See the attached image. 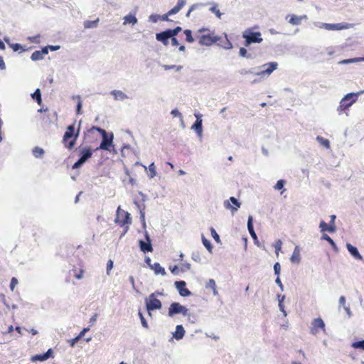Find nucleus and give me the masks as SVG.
Wrapping results in <instances>:
<instances>
[{
  "label": "nucleus",
  "mask_w": 364,
  "mask_h": 364,
  "mask_svg": "<svg viewBox=\"0 0 364 364\" xmlns=\"http://www.w3.org/2000/svg\"><path fill=\"white\" fill-rule=\"evenodd\" d=\"M28 39L29 41V43H33V44H40L41 43V36L37 35L35 36H29L28 37Z\"/></svg>",
  "instance_id": "obj_34"
},
{
  "label": "nucleus",
  "mask_w": 364,
  "mask_h": 364,
  "mask_svg": "<svg viewBox=\"0 0 364 364\" xmlns=\"http://www.w3.org/2000/svg\"><path fill=\"white\" fill-rule=\"evenodd\" d=\"M328 227H329V224L324 223L323 221H321L320 223L319 228L322 232H328Z\"/></svg>",
  "instance_id": "obj_44"
},
{
  "label": "nucleus",
  "mask_w": 364,
  "mask_h": 364,
  "mask_svg": "<svg viewBox=\"0 0 364 364\" xmlns=\"http://www.w3.org/2000/svg\"><path fill=\"white\" fill-rule=\"evenodd\" d=\"M261 33L259 31H253L250 29L243 32L242 37L245 39L246 46L252 43H259L262 41Z\"/></svg>",
  "instance_id": "obj_4"
},
{
  "label": "nucleus",
  "mask_w": 364,
  "mask_h": 364,
  "mask_svg": "<svg viewBox=\"0 0 364 364\" xmlns=\"http://www.w3.org/2000/svg\"><path fill=\"white\" fill-rule=\"evenodd\" d=\"M112 95H114L115 99L124 100L126 98V95L122 91H113Z\"/></svg>",
  "instance_id": "obj_38"
},
{
  "label": "nucleus",
  "mask_w": 364,
  "mask_h": 364,
  "mask_svg": "<svg viewBox=\"0 0 364 364\" xmlns=\"http://www.w3.org/2000/svg\"><path fill=\"white\" fill-rule=\"evenodd\" d=\"M224 205L227 209L231 210L232 214H234L240 207V203L237 200L236 198L230 197L229 200L225 201Z\"/></svg>",
  "instance_id": "obj_13"
},
{
  "label": "nucleus",
  "mask_w": 364,
  "mask_h": 364,
  "mask_svg": "<svg viewBox=\"0 0 364 364\" xmlns=\"http://www.w3.org/2000/svg\"><path fill=\"white\" fill-rule=\"evenodd\" d=\"M238 73L240 75H247L253 74V72L252 71V70H247V69L240 70L238 71Z\"/></svg>",
  "instance_id": "obj_50"
},
{
  "label": "nucleus",
  "mask_w": 364,
  "mask_h": 364,
  "mask_svg": "<svg viewBox=\"0 0 364 364\" xmlns=\"http://www.w3.org/2000/svg\"><path fill=\"white\" fill-rule=\"evenodd\" d=\"M336 231V226L335 223H329V227L328 228V232H335Z\"/></svg>",
  "instance_id": "obj_53"
},
{
  "label": "nucleus",
  "mask_w": 364,
  "mask_h": 364,
  "mask_svg": "<svg viewBox=\"0 0 364 364\" xmlns=\"http://www.w3.org/2000/svg\"><path fill=\"white\" fill-rule=\"evenodd\" d=\"M322 28L328 31H339L343 29H347L350 28V24L346 23H323L320 26Z\"/></svg>",
  "instance_id": "obj_11"
},
{
  "label": "nucleus",
  "mask_w": 364,
  "mask_h": 364,
  "mask_svg": "<svg viewBox=\"0 0 364 364\" xmlns=\"http://www.w3.org/2000/svg\"><path fill=\"white\" fill-rule=\"evenodd\" d=\"M175 287H176L181 296H188L191 294V291L186 288V282H175Z\"/></svg>",
  "instance_id": "obj_14"
},
{
  "label": "nucleus",
  "mask_w": 364,
  "mask_h": 364,
  "mask_svg": "<svg viewBox=\"0 0 364 364\" xmlns=\"http://www.w3.org/2000/svg\"><path fill=\"white\" fill-rule=\"evenodd\" d=\"M80 128L75 130V124L69 125L62 139V143L69 150H71L76 145V141L79 136Z\"/></svg>",
  "instance_id": "obj_1"
},
{
  "label": "nucleus",
  "mask_w": 364,
  "mask_h": 364,
  "mask_svg": "<svg viewBox=\"0 0 364 364\" xmlns=\"http://www.w3.org/2000/svg\"><path fill=\"white\" fill-rule=\"evenodd\" d=\"M202 242H203L204 246L208 249V250L210 252L212 250V245L210 240H208L204 236L202 237Z\"/></svg>",
  "instance_id": "obj_39"
},
{
  "label": "nucleus",
  "mask_w": 364,
  "mask_h": 364,
  "mask_svg": "<svg viewBox=\"0 0 364 364\" xmlns=\"http://www.w3.org/2000/svg\"><path fill=\"white\" fill-rule=\"evenodd\" d=\"M182 30L181 27L177 26L173 29L168 28L169 33H171V36H176L179 32H181Z\"/></svg>",
  "instance_id": "obj_43"
},
{
  "label": "nucleus",
  "mask_w": 364,
  "mask_h": 364,
  "mask_svg": "<svg viewBox=\"0 0 364 364\" xmlns=\"http://www.w3.org/2000/svg\"><path fill=\"white\" fill-rule=\"evenodd\" d=\"M282 242L281 240H276L275 245H274V248H275V255L277 257L279 255V252L282 250Z\"/></svg>",
  "instance_id": "obj_35"
},
{
  "label": "nucleus",
  "mask_w": 364,
  "mask_h": 364,
  "mask_svg": "<svg viewBox=\"0 0 364 364\" xmlns=\"http://www.w3.org/2000/svg\"><path fill=\"white\" fill-rule=\"evenodd\" d=\"M339 303L341 305H342L343 306H345L346 305V297L343 296H341L340 298H339Z\"/></svg>",
  "instance_id": "obj_62"
},
{
  "label": "nucleus",
  "mask_w": 364,
  "mask_h": 364,
  "mask_svg": "<svg viewBox=\"0 0 364 364\" xmlns=\"http://www.w3.org/2000/svg\"><path fill=\"white\" fill-rule=\"evenodd\" d=\"M185 333L186 331L183 329V327L181 325H178L176 328H175V333H173V337L177 340H180L183 338Z\"/></svg>",
  "instance_id": "obj_22"
},
{
  "label": "nucleus",
  "mask_w": 364,
  "mask_h": 364,
  "mask_svg": "<svg viewBox=\"0 0 364 364\" xmlns=\"http://www.w3.org/2000/svg\"><path fill=\"white\" fill-rule=\"evenodd\" d=\"M247 230H248L249 233H250L252 239L255 241H256L257 240V235L254 230L253 223H252V216H251V215L248 217Z\"/></svg>",
  "instance_id": "obj_20"
},
{
  "label": "nucleus",
  "mask_w": 364,
  "mask_h": 364,
  "mask_svg": "<svg viewBox=\"0 0 364 364\" xmlns=\"http://www.w3.org/2000/svg\"><path fill=\"white\" fill-rule=\"evenodd\" d=\"M358 94H348L340 102L339 107L338 108V112L339 113L346 111L348 107L351 106L354 102H355L358 100Z\"/></svg>",
  "instance_id": "obj_5"
},
{
  "label": "nucleus",
  "mask_w": 364,
  "mask_h": 364,
  "mask_svg": "<svg viewBox=\"0 0 364 364\" xmlns=\"http://www.w3.org/2000/svg\"><path fill=\"white\" fill-rule=\"evenodd\" d=\"M73 272H74V277L76 279H80L83 278L85 273L83 266H80L79 268L74 267Z\"/></svg>",
  "instance_id": "obj_24"
},
{
  "label": "nucleus",
  "mask_w": 364,
  "mask_h": 364,
  "mask_svg": "<svg viewBox=\"0 0 364 364\" xmlns=\"http://www.w3.org/2000/svg\"><path fill=\"white\" fill-rule=\"evenodd\" d=\"M53 356V351L50 348L48 350V351L45 352L42 354H37L36 355L32 356L31 361L32 362H36V361H46L50 357Z\"/></svg>",
  "instance_id": "obj_15"
},
{
  "label": "nucleus",
  "mask_w": 364,
  "mask_h": 364,
  "mask_svg": "<svg viewBox=\"0 0 364 364\" xmlns=\"http://www.w3.org/2000/svg\"><path fill=\"white\" fill-rule=\"evenodd\" d=\"M80 340L79 338V336H76L73 339H70L68 341V343H69V345L71 346V347H74L75 345L78 342V341Z\"/></svg>",
  "instance_id": "obj_49"
},
{
  "label": "nucleus",
  "mask_w": 364,
  "mask_h": 364,
  "mask_svg": "<svg viewBox=\"0 0 364 364\" xmlns=\"http://www.w3.org/2000/svg\"><path fill=\"white\" fill-rule=\"evenodd\" d=\"M141 325L144 328H149V325L144 318H141Z\"/></svg>",
  "instance_id": "obj_64"
},
{
  "label": "nucleus",
  "mask_w": 364,
  "mask_h": 364,
  "mask_svg": "<svg viewBox=\"0 0 364 364\" xmlns=\"http://www.w3.org/2000/svg\"><path fill=\"white\" fill-rule=\"evenodd\" d=\"M325 331V325L321 318H314L311 321V326L310 328L311 333L313 335L317 334L319 331Z\"/></svg>",
  "instance_id": "obj_10"
},
{
  "label": "nucleus",
  "mask_w": 364,
  "mask_h": 364,
  "mask_svg": "<svg viewBox=\"0 0 364 364\" xmlns=\"http://www.w3.org/2000/svg\"><path fill=\"white\" fill-rule=\"evenodd\" d=\"M84 163L85 162L81 161L80 159H78V161L73 164V168H74V169L77 168L80 166H82Z\"/></svg>",
  "instance_id": "obj_59"
},
{
  "label": "nucleus",
  "mask_w": 364,
  "mask_h": 364,
  "mask_svg": "<svg viewBox=\"0 0 364 364\" xmlns=\"http://www.w3.org/2000/svg\"><path fill=\"white\" fill-rule=\"evenodd\" d=\"M274 274L277 276L279 275L281 271V265L279 263L276 262L274 265Z\"/></svg>",
  "instance_id": "obj_48"
},
{
  "label": "nucleus",
  "mask_w": 364,
  "mask_h": 364,
  "mask_svg": "<svg viewBox=\"0 0 364 364\" xmlns=\"http://www.w3.org/2000/svg\"><path fill=\"white\" fill-rule=\"evenodd\" d=\"M32 154L36 158H41L45 154V151L39 146H36L33 149Z\"/></svg>",
  "instance_id": "obj_28"
},
{
  "label": "nucleus",
  "mask_w": 364,
  "mask_h": 364,
  "mask_svg": "<svg viewBox=\"0 0 364 364\" xmlns=\"http://www.w3.org/2000/svg\"><path fill=\"white\" fill-rule=\"evenodd\" d=\"M317 140L320 141L323 145H324L326 147L329 148L330 146V142L328 139H324L322 136H317Z\"/></svg>",
  "instance_id": "obj_41"
},
{
  "label": "nucleus",
  "mask_w": 364,
  "mask_h": 364,
  "mask_svg": "<svg viewBox=\"0 0 364 364\" xmlns=\"http://www.w3.org/2000/svg\"><path fill=\"white\" fill-rule=\"evenodd\" d=\"M321 240L324 241H328V243L331 245L333 250H334L336 252H338V247L335 242L326 233H323L321 236Z\"/></svg>",
  "instance_id": "obj_23"
},
{
  "label": "nucleus",
  "mask_w": 364,
  "mask_h": 364,
  "mask_svg": "<svg viewBox=\"0 0 364 364\" xmlns=\"http://www.w3.org/2000/svg\"><path fill=\"white\" fill-rule=\"evenodd\" d=\"M124 24L131 23L132 25H135L138 22V20L135 17V16L132 15V14H128V15L125 16L124 17Z\"/></svg>",
  "instance_id": "obj_26"
},
{
  "label": "nucleus",
  "mask_w": 364,
  "mask_h": 364,
  "mask_svg": "<svg viewBox=\"0 0 364 364\" xmlns=\"http://www.w3.org/2000/svg\"><path fill=\"white\" fill-rule=\"evenodd\" d=\"M99 22V19H96L95 21H85L84 22V27L85 28H94L97 26V23Z\"/></svg>",
  "instance_id": "obj_29"
},
{
  "label": "nucleus",
  "mask_w": 364,
  "mask_h": 364,
  "mask_svg": "<svg viewBox=\"0 0 364 364\" xmlns=\"http://www.w3.org/2000/svg\"><path fill=\"white\" fill-rule=\"evenodd\" d=\"M18 279L14 277H12L11 279V283H10V289L12 291H14L15 287L16 285H18Z\"/></svg>",
  "instance_id": "obj_45"
},
{
  "label": "nucleus",
  "mask_w": 364,
  "mask_h": 364,
  "mask_svg": "<svg viewBox=\"0 0 364 364\" xmlns=\"http://www.w3.org/2000/svg\"><path fill=\"white\" fill-rule=\"evenodd\" d=\"M90 330L89 327H86V328H84L82 331H81L80 332V333L78 334V336H79V338L80 339L81 338H82L85 333Z\"/></svg>",
  "instance_id": "obj_57"
},
{
  "label": "nucleus",
  "mask_w": 364,
  "mask_h": 364,
  "mask_svg": "<svg viewBox=\"0 0 364 364\" xmlns=\"http://www.w3.org/2000/svg\"><path fill=\"white\" fill-rule=\"evenodd\" d=\"M156 174L155 165L154 162H151L149 166V177L153 178Z\"/></svg>",
  "instance_id": "obj_30"
},
{
  "label": "nucleus",
  "mask_w": 364,
  "mask_h": 364,
  "mask_svg": "<svg viewBox=\"0 0 364 364\" xmlns=\"http://www.w3.org/2000/svg\"><path fill=\"white\" fill-rule=\"evenodd\" d=\"M80 152V160L83 162H86L88 159L92 156V151L90 148L86 147L79 150Z\"/></svg>",
  "instance_id": "obj_17"
},
{
  "label": "nucleus",
  "mask_w": 364,
  "mask_h": 364,
  "mask_svg": "<svg viewBox=\"0 0 364 364\" xmlns=\"http://www.w3.org/2000/svg\"><path fill=\"white\" fill-rule=\"evenodd\" d=\"M171 272L173 274H178L179 273V268L177 266L170 267Z\"/></svg>",
  "instance_id": "obj_58"
},
{
  "label": "nucleus",
  "mask_w": 364,
  "mask_h": 364,
  "mask_svg": "<svg viewBox=\"0 0 364 364\" xmlns=\"http://www.w3.org/2000/svg\"><path fill=\"white\" fill-rule=\"evenodd\" d=\"M170 38L171 39L172 46H181L176 36L171 37Z\"/></svg>",
  "instance_id": "obj_60"
},
{
  "label": "nucleus",
  "mask_w": 364,
  "mask_h": 364,
  "mask_svg": "<svg viewBox=\"0 0 364 364\" xmlns=\"http://www.w3.org/2000/svg\"><path fill=\"white\" fill-rule=\"evenodd\" d=\"M171 114H172V116L173 117H180V118L182 117V115H181V112L179 111H178L177 109L172 110L171 112Z\"/></svg>",
  "instance_id": "obj_54"
},
{
  "label": "nucleus",
  "mask_w": 364,
  "mask_h": 364,
  "mask_svg": "<svg viewBox=\"0 0 364 364\" xmlns=\"http://www.w3.org/2000/svg\"><path fill=\"white\" fill-rule=\"evenodd\" d=\"M186 4V0H178L176 6L180 9V10H181Z\"/></svg>",
  "instance_id": "obj_56"
},
{
  "label": "nucleus",
  "mask_w": 364,
  "mask_h": 364,
  "mask_svg": "<svg viewBox=\"0 0 364 364\" xmlns=\"http://www.w3.org/2000/svg\"><path fill=\"white\" fill-rule=\"evenodd\" d=\"M246 50L244 47H240V55H242V57H245L246 55Z\"/></svg>",
  "instance_id": "obj_63"
},
{
  "label": "nucleus",
  "mask_w": 364,
  "mask_h": 364,
  "mask_svg": "<svg viewBox=\"0 0 364 364\" xmlns=\"http://www.w3.org/2000/svg\"><path fill=\"white\" fill-rule=\"evenodd\" d=\"M209 10L211 12L214 13L218 18H221V16L223 14L220 11V10L217 9V5L210 7Z\"/></svg>",
  "instance_id": "obj_40"
},
{
  "label": "nucleus",
  "mask_w": 364,
  "mask_h": 364,
  "mask_svg": "<svg viewBox=\"0 0 364 364\" xmlns=\"http://www.w3.org/2000/svg\"><path fill=\"white\" fill-rule=\"evenodd\" d=\"M161 16L158 14H151L149 16V20L154 23H156L158 21V20L160 18Z\"/></svg>",
  "instance_id": "obj_51"
},
{
  "label": "nucleus",
  "mask_w": 364,
  "mask_h": 364,
  "mask_svg": "<svg viewBox=\"0 0 364 364\" xmlns=\"http://www.w3.org/2000/svg\"><path fill=\"white\" fill-rule=\"evenodd\" d=\"M211 236L213 237L214 240L217 242L220 241V237L215 230L213 228H210Z\"/></svg>",
  "instance_id": "obj_47"
},
{
  "label": "nucleus",
  "mask_w": 364,
  "mask_h": 364,
  "mask_svg": "<svg viewBox=\"0 0 364 364\" xmlns=\"http://www.w3.org/2000/svg\"><path fill=\"white\" fill-rule=\"evenodd\" d=\"M357 61H364V58H360L345 60L346 63H353V62H357Z\"/></svg>",
  "instance_id": "obj_61"
},
{
  "label": "nucleus",
  "mask_w": 364,
  "mask_h": 364,
  "mask_svg": "<svg viewBox=\"0 0 364 364\" xmlns=\"http://www.w3.org/2000/svg\"><path fill=\"white\" fill-rule=\"evenodd\" d=\"M181 10L176 5L173 9H171L169 11H168V14L170 15H173V14H177L178 12H179Z\"/></svg>",
  "instance_id": "obj_52"
},
{
  "label": "nucleus",
  "mask_w": 364,
  "mask_h": 364,
  "mask_svg": "<svg viewBox=\"0 0 364 364\" xmlns=\"http://www.w3.org/2000/svg\"><path fill=\"white\" fill-rule=\"evenodd\" d=\"M89 134H92L95 132H97L101 134L102 137V141L101 144L97 148V149H103L107 151H110V146L112 145L113 141V134H111L109 136H108L106 131L102 128H98L96 127H92L88 129Z\"/></svg>",
  "instance_id": "obj_2"
},
{
  "label": "nucleus",
  "mask_w": 364,
  "mask_h": 364,
  "mask_svg": "<svg viewBox=\"0 0 364 364\" xmlns=\"http://www.w3.org/2000/svg\"><path fill=\"white\" fill-rule=\"evenodd\" d=\"M278 63L277 62H270L262 65L261 70L255 73V75L260 77H268L277 69Z\"/></svg>",
  "instance_id": "obj_7"
},
{
  "label": "nucleus",
  "mask_w": 364,
  "mask_h": 364,
  "mask_svg": "<svg viewBox=\"0 0 364 364\" xmlns=\"http://www.w3.org/2000/svg\"><path fill=\"white\" fill-rule=\"evenodd\" d=\"M115 223L122 226L126 224H131L132 219L130 214L127 211L122 210L120 206H118L115 218Z\"/></svg>",
  "instance_id": "obj_6"
},
{
  "label": "nucleus",
  "mask_w": 364,
  "mask_h": 364,
  "mask_svg": "<svg viewBox=\"0 0 364 364\" xmlns=\"http://www.w3.org/2000/svg\"><path fill=\"white\" fill-rule=\"evenodd\" d=\"M114 266L113 260L109 259L107 262V275H110V270L112 269Z\"/></svg>",
  "instance_id": "obj_42"
},
{
  "label": "nucleus",
  "mask_w": 364,
  "mask_h": 364,
  "mask_svg": "<svg viewBox=\"0 0 364 364\" xmlns=\"http://www.w3.org/2000/svg\"><path fill=\"white\" fill-rule=\"evenodd\" d=\"M186 4V0H178L176 6L180 9V10H181Z\"/></svg>",
  "instance_id": "obj_55"
},
{
  "label": "nucleus",
  "mask_w": 364,
  "mask_h": 364,
  "mask_svg": "<svg viewBox=\"0 0 364 364\" xmlns=\"http://www.w3.org/2000/svg\"><path fill=\"white\" fill-rule=\"evenodd\" d=\"M290 16V19L289 21V22L294 25V26H297V25H299L301 24V18H299V16H296V15H291V16Z\"/></svg>",
  "instance_id": "obj_31"
},
{
  "label": "nucleus",
  "mask_w": 364,
  "mask_h": 364,
  "mask_svg": "<svg viewBox=\"0 0 364 364\" xmlns=\"http://www.w3.org/2000/svg\"><path fill=\"white\" fill-rule=\"evenodd\" d=\"M184 34L186 35V40L188 43H193L194 42V39L192 36V32L191 30H185Z\"/></svg>",
  "instance_id": "obj_32"
},
{
  "label": "nucleus",
  "mask_w": 364,
  "mask_h": 364,
  "mask_svg": "<svg viewBox=\"0 0 364 364\" xmlns=\"http://www.w3.org/2000/svg\"><path fill=\"white\" fill-rule=\"evenodd\" d=\"M32 97H33V99H34L35 100L37 101L38 105L41 104V102H42L41 95V92H40L39 89H37L36 90V92H34L33 94H32Z\"/></svg>",
  "instance_id": "obj_33"
},
{
  "label": "nucleus",
  "mask_w": 364,
  "mask_h": 364,
  "mask_svg": "<svg viewBox=\"0 0 364 364\" xmlns=\"http://www.w3.org/2000/svg\"><path fill=\"white\" fill-rule=\"evenodd\" d=\"M351 346L355 349L360 348L364 350V340L353 343V344H351Z\"/></svg>",
  "instance_id": "obj_37"
},
{
  "label": "nucleus",
  "mask_w": 364,
  "mask_h": 364,
  "mask_svg": "<svg viewBox=\"0 0 364 364\" xmlns=\"http://www.w3.org/2000/svg\"><path fill=\"white\" fill-rule=\"evenodd\" d=\"M60 47H42V49L39 51H36L31 55V60H40L43 59L44 55L48 53V49L50 50H58Z\"/></svg>",
  "instance_id": "obj_12"
},
{
  "label": "nucleus",
  "mask_w": 364,
  "mask_h": 364,
  "mask_svg": "<svg viewBox=\"0 0 364 364\" xmlns=\"http://www.w3.org/2000/svg\"><path fill=\"white\" fill-rule=\"evenodd\" d=\"M177 314H181L183 316H188L189 314L188 309L181 305L178 302H173L171 304L168 309V316L173 317Z\"/></svg>",
  "instance_id": "obj_8"
},
{
  "label": "nucleus",
  "mask_w": 364,
  "mask_h": 364,
  "mask_svg": "<svg viewBox=\"0 0 364 364\" xmlns=\"http://www.w3.org/2000/svg\"><path fill=\"white\" fill-rule=\"evenodd\" d=\"M197 118L195 124H193L192 129H195L198 134H200L202 132V120L199 119V114H196Z\"/></svg>",
  "instance_id": "obj_25"
},
{
  "label": "nucleus",
  "mask_w": 364,
  "mask_h": 364,
  "mask_svg": "<svg viewBox=\"0 0 364 364\" xmlns=\"http://www.w3.org/2000/svg\"><path fill=\"white\" fill-rule=\"evenodd\" d=\"M162 293H151L148 298L145 299L146 309L149 311V315L151 316V311L160 310L162 304L161 301L156 298L157 295H161Z\"/></svg>",
  "instance_id": "obj_3"
},
{
  "label": "nucleus",
  "mask_w": 364,
  "mask_h": 364,
  "mask_svg": "<svg viewBox=\"0 0 364 364\" xmlns=\"http://www.w3.org/2000/svg\"><path fill=\"white\" fill-rule=\"evenodd\" d=\"M346 247L348 252L353 257H354L356 259H362V257L355 247L351 245L350 243H348Z\"/></svg>",
  "instance_id": "obj_18"
},
{
  "label": "nucleus",
  "mask_w": 364,
  "mask_h": 364,
  "mask_svg": "<svg viewBox=\"0 0 364 364\" xmlns=\"http://www.w3.org/2000/svg\"><path fill=\"white\" fill-rule=\"evenodd\" d=\"M199 38L198 43L200 46H212L220 41V37L218 36H213L211 34H203L198 36Z\"/></svg>",
  "instance_id": "obj_9"
},
{
  "label": "nucleus",
  "mask_w": 364,
  "mask_h": 364,
  "mask_svg": "<svg viewBox=\"0 0 364 364\" xmlns=\"http://www.w3.org/2000/svg\"><path fill=\"white\" fill-rule=\"evenodd\" d=\"M172 37L168 29L156 33V38L158 41L161 42L164 45H167L168 40Z\"/></svg>",
  "instance_id": "obj_16"
},
{
  "label": "nucleus",
  "mask_w": 364,
  "mask_h": 364,
  "mask_svg": "<svg viewBox=\"0 0 364 364\" xmlns=\"http://www.w3.org/2000/svg\"><path fill=\"white\" fill-rule=\"evenodd\" d=\"M151 268L154 270L155 274H161V276L166 274L164 268L158 262H155L153 265H151Z\"/></svg>",
  "instance_id": "obj_21"
},
{
  "label": "nucleus",
  "mask_w": 364,
  "mask_h": 364,
  "mask_svg": "<svg viewBox=\"0 0 364 364\" xmlns=\"http://www.w3.org/2000/svg\"><path fill=\"white\" fill-rule=\"evenodd\" d=\"M301 261L300 249L296 247L294 249L293 253L291 257V262L294 264H299Z\"/></svg>",
  "instance_id": "obj_19"
},
{
  "label": "nucleus",
  "mask_w": 364,
  "mask_h": 364,
  "mask_svg": "<svg viewBox=\"0 0 364 364\" xmlns=\"http://www.w3.org/2000/svg\"><path fill=\"white\" fill-rule=\"evenodd\" d=\"M207 288H210V289H213L214 291V294H217L216 284H215V282L214 279H209L208 284H207Z\"/></svg>",
  "instance_id": "obj_36"
},
{
  "label": "nucleus",
  "mask_w": 364,
  "mask_h": 364,
  "mask_svg": "<svg viewBox=\"0 0 364 364\" xmlns=\"http://www.w3.org/2000/svg\"><path fill=\"white\" fill-rule=\"evenodd\" d=\"M284 181L280 180V181H277L274 188L275 190H282L284 188Z\"/></svg>",
  "instance_id": "obj_46"
},
{
  "label": "nucleus",
  "mask_w": 364,
  "mask_h": 364,
  "mask_svg": "<svg viewBox=\"0 0 364 364\" xmlns=\"http://www.w3.org/2000/svg\"><path fill=\"white\" fill-rule=\"evenodd\" d=\"M139 244L140 248L144 252H151L153 250L150 242H146L143 240H140Z\"/></svg>",
  "instance_id": "obj_27"
}]
</instances>
